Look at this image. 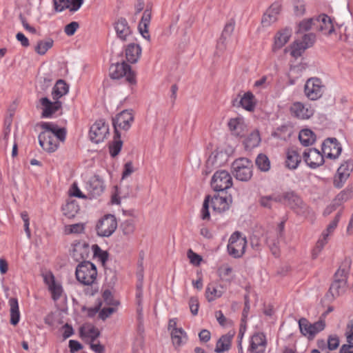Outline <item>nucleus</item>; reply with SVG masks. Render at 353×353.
<instances>
[{"instance_id":"1","label":"nucleus","mask_w":353,"mask_h":353,"mask_svg":"<svg viewBox=\"0 0 353 353\" xmlns=\"http://www.w3.org/2000/svg\"><path fill=\"white\" fill-rule=\"evenodd\" d=\"M43 130L39 135V143L41 147L48 152H54L58 148V140L63 141L65 139V128H58L52 123L43 122L41 123Z\"/></svg>"},{"instance_id":"2","label":"nucleus","mask_w":353,"mask_h":353,"mask_svg":"<svg viewBox=\"0 0 353 353\" xmlns=\"http://www.w3.org/2000/svg\"><path fill=\"white\" fill-rule=\"evenodd\" d=\"M76 278L78 281L85 285H90L94 283L97 276L95 265L88 261L80 263L76 268Z\"/></svg>"},{"instance_id":"3","label":"nucleus","mask_w":353,"mask_h":353,"mask_svg":"<svg viewBox=\"0 0 353 353\" xmlns=\"http://www.w3.org/2000/svg\"><path fill=\"white\" fill-rule=\"evenodd\" d=\"M252 163L247 158L235 160L232 165V172L237 180L249 181L252 176Z\"/></svg>"},{"instance_id":"4","label":"nucleus","mask_w":353,"mask_h":353,"mask_svg":"<svg viewBox=\"0 0 353 353\" xmlns=\"http://www.w3.org/2000/svg\"><path fill=\"white\" fill-rule=\"evenodd\" d=\"M109 71L111 79H119L125 77L126 81L130 85H134L137 83L135 73L131 70V67L124 61L112 64Z\"/></svg>"},{"instance_id":"5","label":"nucleus","mask_w":353,"mask_h":353,"mask_svg":"<svg viewBox=\"0 0 353 353\" xmlns=\"http://www.w3.org/2000/svg\"><path fill=\"white\" fill-rule=\"evenodd\" d=\"M285 203L293 210L297 214L307 216L310 212V208L293 191L283 193Z\"/></svg>"},{"instance_id":"6","label":"nucleus","mask_w":353,"mask_h":353,"mask_svg":"<svg viewBox=\"0 0 353 353\" xmlns=\"http://www.w3.org/2000/svg\"><path fill=\"white\" fill-rule=\"evenodd\" d=\"M247 245L246 238L240 232H234L229 239L228 251L233 258H240L245 253Z\"/></svg>"},{"instance_id":"7","label":"nucleus","mask_w":353,"mask_h":353,"mask_svg":"<svg viewBox=\"0 0 353 353\" xmlns=\"http://www.w3.org/2000/svg\"><path fill=\"white\" fill-rule=\"evenodd\" d=\"M299 326L301 333L308 339H313L314 336L323 330L325 327V321L319 320L311 323L307 319L301 318L299 321Z\"/></svg>"},{"instance_id":"8","label":"nucleus","mask_w":353,"mask_h":353,"mask_svg":"<svg viewBox=\"0 0 353 353\" xmlns=\"http://www.w3.org/2000/svg\"><path fill=\"white\" fill-rule=\"evenodd\" d=\"M117 228L116 217L112 214H107L98 221L96 225V231L100 236H110Z\"/></svg>"},{"instance_id":"9","label":"nucleus","mask_w":353,"mask_h":353,"mask_svg":"<svg viewBox=\"0 0 353 353\" xmlns=\"http://www.w3.org/2000/svg\"><path fill=\"white\" fill-rule=\"evenodd\" d=\"M232 185V179L225 170L216 171L212 179L211 186L216 192L224 191Z\"/></svg>"},{"instance_id":"10","label":"nucleus","mask_w":353,"mask_h":353,"mask_svg":"<svg viewBox=\"0 0 353 353\" xmlns=\"http://www.w3.org/2000/svg\"><path fill=\"white\" fill-rule=\"evenodd\" d=\"M109 134V126L102 120L97 121L91 127L89 132L90 139L94 143L103 142Z\"/></svg>"},{"instance_id":"11","label":"nucleus","mask_w":353,"mask_h":353,"mask_svg":"<svg viewBox=\"0 0 353 353\" xmlns=\"http://www.w3.org/2000/svg\"><path fill=\"white\" fill-rule=\"evenodd\" d=\"M323 88L324 86L320 79L311 78L306 81L304 92L308 99L316 100L322 96Z\"/></svg>"},{"instance_id":"12","label":"nucleus","mask_w":353,"mask_h":353,"mask_svg":"<svg viewBox=\"0 0 353 353\" xmlns=\"http://www.w3.org/2000/svg\"><path fill=\"white\" fill-rule=\"evenodd\" d=\"M353 170V161L351 159L344 161L337 170L334 177V185L336 188H341L350 176Z\"/></svg>"},{"instance_id":"13","label":"nucleus","mask_w":353,"mask_h":353,"mask_svg":"<svg viewBox=\"0 0 353 353\" xmlns=\"http://www.w3.org/2000/svg\"><path fill=\"white\" fill-rule=\"evenodd\" d=\"M134 120V116L132 110H125L117 114L112 119V124L115 132H119L118 129L128 130Z\"/></svg>"},{"instance_id":"14","label":"nucleus","mask_w":353,"mask_h":353,"mask_svg":"<svg viewBox=\"0 0 353 353\" xmlns=\"http://www.w3.org/2000/svg\"><path fill=\"white\" fill-rule=\"evenodd\" d=\"M341 151V144L336 138H328L322 144V152L329 159H337Z\"/></svg>"},{"instance_id":"15","label":"nucleus","mask_w":353,"mask_h":353,"mask_svg":"<svg viewBox=\"0 0 353 353\" xmlns=\"http://www.w3.org/2000/svg\"><path fill=\"white\" fill-rule=\"evenodd\" d=\"M303 158L311 168H316L324 163L323 154L316 148H309L303 152Z\"/></svg>"},{"instance_id":"16","label":"nucleus","mask_w":353,"mask_h":353,"mask_svg":"<svg viewBox=\"0 0 353 353\" xmlns=\"http://www.w3.org/2000/svg\"><path fill=\"white\" fill-rule=\"evenodd\" d=\"M90 249L85 241H77L74 243L72 256L77 261L88 259L90 254Z\"/></svg>"},{"instance_id":"17","label":"nucleus","mask_w":353,"mask_h":353,"mask_svg":"<svg viewBox=\"0 0 353 353\" xmlns=\"http://www.w3.org/2000/svg\"><path fill=\"white\" fill-rule=\"evenodd\" d=\"M39 103L42 105L41 117L43 118L51 117L53 114L61 108V101L56 100L54 102H52L47 97L40 99Z\"/></svg>"},{"instance_id":"18","label":"nucleus","mask_w":353,"mask_h":353,"mask_svg":"<svg viewBox=\"0 0 353 353\" xmlns=\"http://www.w3.org/2000/svg\"><path fill=\"white\" fill-rule=\"evenodd\" d=\"M232 202V199L230 195L221 196L217 194L214 195L213 197L210 196V203L214 211L220 213L228 210Z\"/></svg>"},{"instance_id":"19","label":"nucleus","mask_w":353,"mask_h":353,"mask_svg":"<svg viewBox=\"0 0 353 353\" xmlns=\"http://www.w3.org/2000/svg\"><path fill=\"white\" fill-rule=\"evenodd\" d=\"M54 9L57 12H62L68 9L70 12L77 11L83 3V0H53Z\"/></svg>"},{"instance_id":"20","label":"nucleus","mask_w":353,"mask_h":353,"mask_svg":"<svg viewBox=\"0 0 353 353\" xmlns=\"http://www.w3.org/2000/svg\"><path fill=\"white\" fill-rule=\"evenodd\" d=\"M105 186L99 176L91 177L87 184V190L90 198L100 196L104 191Z\"/></svg>"},{"instance_id":"21","label":"nucleus","mask_w":353,"mask_h":353,"mask_svg":"<svg viewBox=\"0 0 353 353\" xmlns=\"http://www.w3.org/2000/svg\"><path fill=\"white\" fill-rule=\"evenodd\" d=\"M316 28L326 35H330L334 32L332 19L327 15L323 14L315 18Z\"/></svg>"},{"instance_id":"22","label":"nucleus","mask_w":353,"mask_h":353,"mask_svg":"<svg viewBox=\"0 0 353 353\" xmlns=\"http://www.w3.org/2000/svg\"><path fill=\"white\" fill-rule=\"evenodd\" d=\"M281 10V6L274 3H272L270 7L267 10L265 13L263 14L261 23L263 26H269L272 23H274L277 20L278 14Z\"/></svg>"},{"instance_id":"23","label":"nucleus","mask_w":353,"mask_h":353,"mask_svg":"<svg viewBox=\"0 0 353 353\" xmlns=\"http://www.w3.org/2000/svg\"><path fill=\"white\" fill-rule=\"evenodd\" d=\"M152 6H147L144 10L141 20L139 24V30L141 35L146 39L150 40V34L148 32V26L151 20Z\"/></svg>"},{"instance_id":"24","label":"nucleus","mask_w":353,"mask_h":353,"mask_svg":"<svg viewBox=\"0 0 353 353\" xmlns=\"http://www.w3.org/2000/svg\"><path fill=\"white\" fill-rule=\"evenodd\" d=\"M114 26L118 37L122 41H126L127 37L131 34V29L125 18H119Z\"/></svg>"},{"instance_id":"25","label":"nucleus","mask_w":353,"mask_h":353,"mask_svg":"<svg viewBox=\"0 0 353 353\" xmlns=\"http://www.w3.org/2000/svg\"><path fill=\"white\" fill-rule=\"evenodd\" d=\"M266 345L265 336L262 333L254 334L251 339L250 350L255 353H262Z\"/></svg>"},{"instance_id":"26","label":"nucleus","mask_w":353,"mask_h":353,"mask_svg":"<svg viewBox=\"0 0 353 353\" xmlns=\"http://www.w3.org/2000/svg\"><path fill=\"white\" fill-rule=\"evenodd\" d=\"M232 103L234 106H241L248 111H253L255 106L254 95L250 92L245 93L241 97L240 100H238L237 99H234L232 101Z\"/></svg>"},{"instance_id":"27","label":"nucleus","mask_w":353,"mask_h":353,"mask_svg":"<svg viewBox=\"0 0 353 353\" xmlns=\"http://www.w3.org/2000/svg\"><path fill=\"white\" fill-rule=\"evenodd\" d=\"M234 334V332H229L226 334L221 336L216 342L214 352L216 353H223L228 351L231 347L232 339Z\"/></svg>"},{"instance_id":"28","label":"nucleus","mask_w":353,"mask_h":353,"mask_svg":"<svg viewBox=\"0 0 353 353\" xmlns=\"http://www.w3.org/2000/svg\"><path fill=\"white\" fill-rule=\"evenodd\" d=\"M290 110L292 115L301 119H309L313 114L312 110L305 107V105L300 102L294 103L292 105Z\"/></svg>"},{"instance_id":"29","label":"nucleus","mask_w":353,"mask_h":353,"mask_svg":"<svg viewBox=\"0 0 353 353\" xmlns=\"http://www.w3.org/2000/svg\"><path fill=\"white\" fill-rule=\"evenodd\" d=\"M228 127L232 135L241 137H243L245 132V125L241 119H231L228 123Z\"/></svg>"},{"instance_id":"30","label":"nucleus","mask_w":353,"mask_h":353,"mask_svg":"<svg viewBox=\"0 0 353 353\" xmlns=\"http://www.w3.org/2000/svg\"><path fill=\"white\" fill-rule=\"evenodd\" d=\"M301 162V157L296 150L288 149L286 152L285 166L290 169H296Z\"/></svg>"},{"instance_id":"31","label":"nucleus","mask_w":353,"mask_h":353,"mask_svg":"<svg viewBox=\"0 0 353 353\" xmlns=\"http://www.w3.org/2000/svg\"><path fill=\"white\" fill-rule=\"evenodd\" d=\"M141 54V48L138 44L130 43L125 50V57L128 62L135 63Z\"/></svg>"},{"instance_id":"32","label":"nucleus","mask_w":353,"mask_h":353,"mask_svg":"<svg viewBox=\"0 0 353 353\" xmlns=\"http://www.w3.org/2000/svg\"><path fill=\"white\" fill-rule=\"evenodd\" d=\"M291 37V30L289 29H284L279 32L274 37V44L273 46V51L282 48L289 40Z\"/></svg>"},{"instance_id":"33","label":"nucleus","mask_w":353,"mask_h":353,"mask_svg":"<svg viewBox=\"0 0 353 353\" xmlns=\"http://www.w3.org/2000/svg\"><path fill=\"white\" fill-rule=\"evenodd\" d=\"M280 231L279 234L276 235H270L267 239V243L272 253L275 256H278L279 255V235H281L282 230L283 229V223H281L279 225Z\"/></svg>"},{"instance_id":"34","label":"nucleus","mask_w":353,"mask_h":353,"mask_svg":"<svg viewBox=\"0 0 353 353\" xmlns=\"http://www.w3.org/2000/svg\"><path fill=\"white\" fill-rule=\"evenodd\" d=\"M68 85L63 80H58L52 92L53 99L58 101L59 98L68 93Z\"/></svg>"},{"instance_id":"35","label":"nucleus","mask_w":353,"mask_h":353,"mask_svg":"<svg viewBox=\"0 0 353 353\" xmlns=\"http://www.w3.org/2000/svg\"><path fill=\"white\" fill-rule=\"evenodd\" d=\"M9 304L10 306V323L13 325H16L20 319L18 301L15 298H11L9 300Z\"/></svg>"},{"instance_id":"36","label":"nucleus","mask_w":353,"mask_h":353,"mask_svg":"<svg viewBox=\"0 0 353 353\" xmlns=\"http://www.w3.org/2000/svg\"><path fill=\"white\" fill-rule=\"evenodd\" d=\"M122 145L123 141L121 139V134L119 132H115L114 139L109 146L110 155L112 157H117L119 154Z\"/></svg>"},{"instance_id":"37","label":"nucleus","mask_w":353,"mask_h":353,"mask_svg":"<svg viewBox=\"0 0 353 353\" xmlns=\"http://www.w3.org/2000/svg\"><path fill=\"white\" fill-rule=\"evenodd\" d=\"M299 139L303 145L308 146L314 142L315 134L309 129H303L299 132Z\"/></svg>"},{"instance_id":"38","label":"nucleus","mask_w":353,"mask_h":353,"mask_svg":"<svg viewBox=\"0 0 353 353\" xmlns=\"http://www.w3.org/2000/svg\"><path fill=\"white\" fill-rule=\"evenodd\" d=\"M170 334L172 343L176 347L181 346L187 341V334L182 328L171 332Z\"/></svg>"},{"instance_id":"39","label":"nucleus","mask_w":353,"mask_h":353,"mask_svg":"<svg viewBox=\"0 0 353 353\" xmlns=\"http://www.w3.org/2000/svg\"><path fill=\"white\" fill-rule=\"evenodd\" d=\"M54 41L48 38L46 40H40L34 48L35 52L39 55H43L53 46Z\"/></svg>"},{"instance_id":"40","label":"nucleus","mask_w":353,"mask_h":353,"mask_svg":"<svg viewBox=\"0 0 353 353\" xmlns=\"http://www.w3.org/2000/svg\"><path fill=\"white\" fill-rule=\"evenodd\" d=\"M261 142L259 132L253 131L245 140V146L247 149H252L257 147Z\"/></svg>"},{"instance_id":"41","label":"nucleus","mask_w":353,"mask_h":353,"mask_svg":"<svg viewBox=\"0 0 353 353\" xmlns=\"http://www.w3.org/2000/svg\"><path fill=\"white\" fill-rule=\"evenodd\" d=\"M255 164L261 172H268L270 169V161L264 154H259L257 156Z\"/></svg>"},{"instance_id":"42","label":"nucleus","mask_w":353,"mask_h":353,"mask_svg":"<svg viewBox=\"0 0 353 353\" xmlns=\"http://www.w3.org/2000/svg\"><path fill=\"white\" fill-rule=\"evenodd\" d=\"M80 334L81 336H84L90 337L91 339V342H94V341L99 336L100 332L98 328L93 325H90L87 327H81Z\"/></svg>"},{"instance_id":"43","label":"nucleus","mask_w":353,"mask_h":353,"mask_svg":"<svg viewBox=\"0 0 353 353\" xmlns=\"http://www.w3.org/2000/svg\"><path fill=\"white\" fill-rule=\"evenodd\" d=\"M65 216L68 218H73L79 210V206L75 201L68 202L62 208Z\"/></svg>"},{"instance_id":"44","label":"nucleus","mask_w":353,"mask_h":353,"mask_svg":"<svg viewBox=\"0 0 353 353\" xmlns=\"http://www.w3.org/2000/svg\"><path fill=\"white\" fill-rule=\"evenodd\" d=\"M223 292L219 290L213 284H208L205 290V297L209 302H212L215 299L221 297Z\"/></svg>"},{"instance_id":"45","label":"nucleus","mask_w":353,"mask_h":353,"mask_svg":"<svg viewBox=\"0 0 353 353\" xmlns=\"http://www.w3.org/2000/svg\"><path fill=\"white\" fill-rule=\"evenodd\" d=\"M345 281L343 279H336L331 285L330 291L333 296H339L343 292Z\"/></svg>"},{"instance_id":"46","label":"nucleus","mask_w":353,"mask_h":353,"mask_svg":"<svg viewBox=\"0 0 353 353\" xmlns=\"http://www.w3.org/2000/svg\"><path fill=\"white\" fill-rule=\"evenodd\" d=\"M51 283L49 284V290L52 293V297L54 301L58 300L62 294V287L60 284L57 283L54 276H51Z\"/></svg>"},{"instance_id":"47","label":"nucleus","mask_w":353,"mask_h":353,"mask_svg":"<svg viewBox=\"0 0 353 353\" xmlns=\"http://www.w3.org/2000/svg\"><path fill=\"white\" fill-rule=\"evenodd\" d=\"M93 256L98 258L99 260L102 263L103 265L108 261V253L106 251H103L97 244H94L91 248Z\"/></svg>"},{"instance_id":"48","label":"nucleus","mask_w":353,"mask_h":353,"mask_svg":"<svg viewBox=\"0 0 353 353\" xmlns=\"http://www.w3.org/2000/svg\"><path fill=\"white\" fill-rule=\"evenodd\" d=\"M313 26L316 27L315 18H310L303 20L299 24L298 32H305L310 30Z\"/></svg>"},{"instance_id":"49","label":"nucleus","mask_w":353,"mask_h":353,"mask_svg":"<svg viewBox=\"0 0 353 353\" xmlns=\"http://www.w3.org/2000/svg\"><path fill=\"white\" fill-rule=\"evenodd\" d=\"M316 41V35L313 33L305 34L303 37L301 42L299 43L302 46V49H307L312 47Z\"/></svg>"},{"instance_id":"50","label":"nucleus","mask_w":353,"mask_h":353,"mask_svg":"<svg viewBox=\"0 0 353 353\" xmlns=\"http://www.w3.org/2000/svg\"><path fill=\"white\" fill-rule=\"evenodd\" d=\"M120 228L124 235L132 234L135 229V225L133 220H126L121 223Z\"/></svg>"},{"instance_id":"51","label":"nucleus","mask_w":353,"mask_h":353,"mask_svg":"<svg viewBox=\"0 0 353 353\" xmlns=\"http://www.w3.org/2000/svg\"><path fill=\"white\" fill-rule=\"evenodd\" d=\"M210 202V196L207 195L205 197L203 206L201 210V217L203 220H210V215L209 211V203Z\"/></svg>"},{"instance_id":"52","label":"nucleus","mask_w":353,"mask_h":353,"mask_svg":"<svg viewBox=\"0 0 353 353\" xmlns=\"http://www.w3.org/2000/svg\"><path fill=\"white\" fill-rule=\"evenodd\" d=\"M143 256L140 255V260L138 262L137 276H138L139 283L137 285V291H139V290H142V288H143Z\"/></svg>"},{"instance_id":"53","label":"nucleus","mask_w":353,"mask_h":353,"mask_svg":"<svg viewBox=\"0 0 353 353\" xmlns=\"http://www.w3.org/2000/svg\"><path fill=\"white\" fill-rule=\"evenodd\" d=\"M350 263L351 260L350 259H345L336 272L335 276H345L349 271Z\"/></svg>"},{"instance_id":"54","label":"nucleus","mask_w":353,"mask_h":353,"mask_svg":"<svg viewBox=\"0 0 353 353\" xmlns=\"http://www.w3.org/2000/svg\"><path fill=\"white\" fill-rule=\"evenodd\" d=\"M85 226L83 223H75L66 226L67 234H80L83 232Z\"/></svg>"},{"instance_id":"55","label":"nucleus","mask_w":353,"mask_h":353,"mask_svg":"<svg viewBox=\"0 0 353 353\" xmlns=\"http://www.w3.org/2000/svg\"><path fill=\"white\" fill-rule=\"evenodd\" d=\"M234 26L235 23L232 20H230L225 24L221 34L222 39L226 40L227 38L230 37L232 35L234 30Z\"/></svg>"},{"instance_id":"56","label":"nucleus","mask_w":353,"mask_h":353,"mask_svg":"<svg viewBox=\"0 0 353 353\" xmlns=\"http://www.w3.org/2000/svg\"><path fill=\"white\" fill-rule=\"evenodd\" d=\"M187 255L188 259H190V262L192 265L195 266H198L200 265L202 261V257L200 255L194 252L191 249L188 250Z\"/></svg>"},{"instance_id":"57","label":"nucleus","mask_w":353,"mask_h":353,"mask_svg":"<svg viewBox=\"0 0 353 353\" xmlns=\"http://www.w3.org/2000/svg\"><path fill=\"white\" fill-rule=\"evenodd\" d=\"M340 343L339 338L336 335H330L327 339V348L330 350H336Z\"/></svg>"},{"instance_id":"58","label":"nucleus","mask_w":353,"mask_h":353,"mask_svg":"<svg viewBox=\"0 0 353 353\" xmlns=\"http://www.w3.org/2000/svg\"><path fill=\"white\" fill-rule=\"evenodd\" d=\"M103 299L107 305L117 306L119 304V303L114 299L113 296L109 290H105L103 292Z\"/></svg>"},{"instance_id":"59","label":"nucleus","mask_w":353,"mask_h":353,"mask_svg":"<svg viewBox=\"0 0 353 353\" xmlns=\"http://www.w3.org/2000/svg\"><path fill=\"white\" fill-rule=\"evenodd\" d=\"M341 211H339L336 214L334 220L327 225L325 234H328V235L332 233L334 229L336 228L337 224L340 220L341 216Z\"/></svg>"},{"instance_id":"60","label":"nucleus","mask_w":353,"mask_h":353,"mask_svg":"<svg viewBox=\"0 0 353 353\" xmlns=\"http://www.w3.org/2000/svg\"><path fill=\"white\" fill-rule=\"evenodd\" d=\"M348 192H352L351 188L345 191H342L341 192H340L333 201L335 203H337L340 206L343 202L346 201L347 200L349 199L350 196Z\"/></svg>"},{"instance_id":"61","label":"nucleus","mask_w":353,"mask_h":353,"mask_svg":"<svg viewBox=\"0 0 353 353\" xmlns=\"http://www.w3.org/2000/svg\"><path fill=\"white\" fill-rule=\"evenodd\" d=\"M79 27V24L78 22L72 21L65 26L64 32L68 36H72Z\"/></svg>"},{"instance_id":"62","label":"nucleus","mask_w":353,"mask_h":353,"mask_svg":"<svg viewBox=\"0 0 353 353\" xmlns=\"http://www.w3.org/2000/svg\"><path fill=\"white\" fill-rule=\"evenodd\" d=\"M189 305H190V309L191 313L193 315H196L198 313V310H199V306L198 299L194 296L191 297L189 301Z\"/></svg>"},{"instance_id":"63","label":"nucleus","mask_w":353,"mask_h":353,"mask_svg":"<svg viewBox=\"0 0 353 353\" xmlns=\"http://www.w3.org/2000/svg\"><path fill=\"white\" fill-rule=\"evenodd\" d=\"M116 311V308L114 307H108L103 308L99 312V318L105 320L108 318L112 314H113Z\"/></svg>"},{"instance_id":"64","label":"nucleus","mask_w":353,"mask_h":353,"mask_svg":"<svg viewBox=\"0 0 353 353\" xmlns=\"http://www.w3.org/2000/svg\"><path fill=\"white\" fill-rule=\"evenodd\" d=\"M345 336L347 343L353 345V323H350L347 325Z\"/></svg>"}]
</instances>
